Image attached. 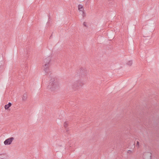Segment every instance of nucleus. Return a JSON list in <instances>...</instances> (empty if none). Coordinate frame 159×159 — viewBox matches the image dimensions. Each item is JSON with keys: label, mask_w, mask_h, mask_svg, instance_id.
<instances>
[{"label": "nucleus", "mask_w": 159, "mask_h": 159, "mask_svg": "<svg viewBox=\"0 0 159 159\" xmlns=\"http://www.w3.org/2000/svg\"><path fill=\"white\" fill-rule=\"evenodd\" d=\"M78 9L80 11H84V8L83 6L81 4H79L78 5Z\"/></svg>", "instance_id": "9d476101"}, {"label": "nucleus", "mask_w": 159, "mask_h": 159, "mask_svg": "<svg viewBox=\"0 0 159 159\" xmlns=\"http://www.w3.org/2000/svg\"><path fill=\"white\" fill-rule=\"evenodd\" d=\"M52 75L51 73L49 75V77L52 78L50 80L49 85L48 86V89H51V91H54L59 89V84L57 79L55 78H52Z\"/></svg>", "instance_id": "f257e3e1"}, {"label": "nucleus", "mask_w": 159, "mask_h": 159, "mask_svg": "<svg viewBox=\"0 0 159 159\" xmlns=\"http://www.w3.org/2000/svg\"><path fill=\"white\" fill-rule=\"evenodd\" d=\"M14 137H11L6 139L4 142V144L5 145H8L11 144L13 141L14 140Z\"/></svg>", "instance_id": "423d86ee"}, {"label": "nucleus", "mask_w": 159, "mask_h": 159, "mask_svg": "<svg viewBox=\"0 0 159 159\" xmlns=\"http://www.w3.org/2000/svg\"><path fill=\"white\" fill-rule=\"evenodd\" d=\"M132 61H131V60H130V61H129L127 63V64L129 66H131L132 65Z\"/></svg>", "instance_id": "ddd939ff"}, {"label": "nucleus", "mask_w": 159, "mask_h": 159, "mask_svg": "<svg viewBox=\"0 0 159 159\" xmlns=\"http://www.w3.org/2000/svg\"><path fill=\"white\" fill-rule=\"evenodd\" d=\"M23 65H21V70L19 72V76H20L21 78L24 79L23 76L25 74L27 71V66H26V64L25 62Z\"/></svg>", "instance_id": "7ed1b4c3"}, {"label": "nucleus", "mask_w": 159, "mask_h": 159, "mask_svg": "<svg viewBox=\"0 0 159 159\" xmlns=\"http://www.w3.org/2000/svg\"><path fill=\"white\" fill-rule=\"evenodd\" d=\"M52 34L50 36V38H49L50 39V38H51V37H52Z\"/></svg>", "instance_id": "412c9836"}, {"label": "nucleus", "mask_w": 159, "mask_h": 159, "mask_svg": "<svg viewBox=\"0 0 159 159\" xmlns=\"http://www.w3.org/2000/svg\"><path fill=\"white\" fill-rule=\"evenodd\" d=\"M42 80H43L42 81H43V79H42Z\"/></svg>", "instance_id": "5701e85b"}, {"label": "nucleus", "mask_w": 159, "mask_h": 159, "mask_svg": "<svg viewBox=\"0 0 159 159\" xmlns=\"http://www.w3.org/2000/svg\"><path fill=\"white\" fill-rule=\"evenodd\" d=\"M71 143V141H69L68 142V144H69V146H70V147H71V146H70V145H70V143Z\"/></svg>", "instance_id": "dca6fc26"}, {"label": "nucleus", "mask_w": 159, "mask_h": 159, "mask_svg": "<svg viewBox=\"0 0 159 159\" xmlns=\"http://www.w3.org/2000/svg\"><path fill=\"white\" fill-rule=\"evenodd\" d=\"M132 152V151L130 150H129L128 151L127 153H130Z\"/></svg>", "instance_id": "a211bd4d"}, {"label": "nucleus", "mask_w": 159, "mask_h": 159, "mask_svg": "<svg viewBox=\"0 0 159 159\" xmlns=\"http://www.w3.org/2000/svg\"><path fill=\"white\" fill-rule=\"evenodd\" d=\"M1 159H8V156L6 154L0 155Z\"/></svg>", "instance_id": "1a4fd4ad"}, {"label": "nucleus", "mask_w": 159, "mask_h": 159, "mask_svg": "<svg viewBox=\"0 0 159 159\" xmlns=\"http://www.w3.org/2000/svg\"><path fill=\"white\" fill-rule=\"evenodd\" d=\"M83 25L84 26L86 27V22H84V23H83Z\"/></svg>", "instance_id": "6ab92c4d"}, {"label": "nucleus", "mask_w": 159, "mask_h": 159, "mask_svg": "<svg viewBox=\"0 0 159 159\" xmlns=\"http://www.w3.org/2000/svg\"><path fill=\"white\" fill-rule=\"evenodd\" d=\"M27 95L26 93H24L22 97V100L24 101H25L26 100L27 98Z\"/></svg>", "instance_id": "f8f14e48"}, {"label": "nucleus", "mask_w": 159, "mask_h": 159, "mask_svg": "<svg viewBox=\"0 0 159 159\" xmlns=\"http://www.w3.org/2000/svg\"><path fill=\"white\" fill-rule=\"evenodd\" d=\"M82 11V15L83 16V17H85L86 16V14L84 11Z\"/></svg>", "instance_id": "4468645a"}, {"label": "nucleus", "mask_w": 159, "mask_h": 159, "mask_svg": "<svg viewBox=\"0 0 159 159\" xmlns=\"http://www.w3.org/2000/svg\"><path fill=\"white\" fill-rule=\"evenodd\" d=\"M139 141H137V143H136V145L137 146H139Z\"/></svg>", "instance_id": "f3484780"}, {"label": "nucleus", "mask_w": 159, "mask_h": 159, "mask_svg": "<svg viewBox=\"0 0 159 159\" xmlns=\"http://www.w3.org/2000/svg\"><path fill=\"white\" fill-rule=\"evenodd\" d=\"M52 34L50 36V38H49L50 39V38H51V37H52Z\"/></svg>", "instance_id": "4be33fe9"}, {"label": "nucleus", "mask_w": 159, "mask_h": 159, "mask_svg": "<svg viewBox=\"0 0 159 159\" xmlns=\"http://www.w3.org/2000/svg\"><path fill=\"white\" fill-rule=\"evenodd\" d=\"M68 126V123L67 121L65 122L64 124V126L66 129V133L68 134V131L69 130L68 128H67V127Z\"/></svg>", "instance_id": "6e6552de"}, {"label": "nucleus", "mask_w": 159, "mask_h": 159, "mask_svg": "<svg viewBox=\"0 0 159 159\" xmlns=\"http://www.w3.org/2000/svg\"><path fill=\"white\" fill-rule=\"evenodd\" d=\"M1 62H0V68H1Z\"/></svg>", "instance_id": "aec40b11"}, {"label": "nucleus", "mask_w": 159, "mask_h": 159, "mask_svg": "<svg viewBox=\"0 0 159 159\" xmlns=\"http://www.w3.org/2000/svg\"><path fill=\"white\" fill-rule=\"evenodd\" d=\"M84 84L82 83L80 80L77 81L73 83L72 85L73 88L75 89H77L82 87Z\"/></svg>", "instance_id": "39448f33"}, {"label": "nucleus", "mask_w": 159, "mask_h": 159, "mask_svg": "<svg viewBox=\"0 0 159 159\" xmlns=\"http://www.w3.org/2000/svg\"><path fill=\"white\" fill-rule=\"evenodd\" d=\"M113 1V0H109L108 1V3L109 4H111V3H112V2Z\"/></svg>", "instance_id": "2eb2a0df"}, {"label": "nucleus", "mask_w": 159, "mask_h": 159, "mask_svg": "<svg viewBox=\"0 0 159 159\" xmlns=\"http://www.w3.org/2000/svg\"><path fill=\"white\" fill-rule=\"evenodd\" d=\"M51 60V57L48 56L44 60L43 67L44 70L46 73V75H47V74H49L51 72L50 70L49 67L50 66Z\"/></svg>", "instance_id": "f03ea898"}, {"label": "nucleus", "mask_w": 159, "mask_h": 159, "mask_svg": "<svg viewBox=\"0 0 159 159\" xmlns=\"http://www.w3.org/2000/svg\"><path fill=\"white\" fill-rule=\"evenodd\" d=\"M12 104L11 102H9L8 104L6 105L5 106L4 108L6 110H7L11 106Z\"/></svg>", "instance_id": "9b49d317"}, {"label": "nucleus", "mask_w": 159, "mask_h": 159, "mask_svg": "<svg viewBox=\"0 0 159 159\" xmlns=\"http://www.w3.org/2000/svg\"><path fill=\"white\" fill-rule=\"evenodd\" d=\"M152 154L150 152H146L143 153V159H151Z\"/></svg>", "instance_id": "0eeeda50"}, {"label": "nucleus", "mask_w": 159, "mask_h": 159, "mask_svg": "<svg viewBox=\"0 0 159 159\" xmlns=\"http://www.w3.org/2000/svg\"><path fill=\"white\" fill-rule=\"evenodd\" d=\"M80 72L81 79H87V75L88 73L87 70L84 68L82 67L80 69Z\"/></svg>", "instance_id": "20e7f679"}]
</instances>
